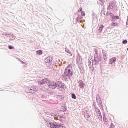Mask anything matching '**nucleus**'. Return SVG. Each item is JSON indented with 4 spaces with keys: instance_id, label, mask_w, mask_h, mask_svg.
Instances as JSON below:
<instances>
[{
    "instance_id": "f257e3e1",
    "label": "nucleus",
    "mask_w": 128,
    "mask_h": 128,
    "mask_svg": "<svg viewBox=\"0 0 128 128\" xmlns=\"http://www.w3.org/2000/svg\"><path fill=\"white\" fill-rule=\"evenodd\" d=\"M74 76V70L72 69V65H69L66 68L65 72L63 74V78L66 80H72V76Z\"/></svg>"
},
{
    "instance_id": "f03ea898",
    "label": "nucleus",
    "mask_w": 128,
    "mask_h": 128,
    "mask_svg": "<svg viewBox=\"0 0 128 128\" xmlns=\"http://www.w3.org/2000/svg\"><path fill=\"white\" fill-rule=\"evenodd\" d=\"M48 86L50 88H52V90H56V88H58L60 91H62L64 90V84L62 82H48Z\"/></svg>"
},
{
    "instance_id": "7ed1b4c3",
    "label": "nucleus",
    "mask_w": 128,
    "mask_h": 128,
    "mask_svg": "<svg viewBox=\"0 0 128 128\" xmlns=\"http://www.w3.org/2000/svg\"><path fill=\"white\" fill-rule=\"evenodd\" d=\"M48 126L50 128H65L62 124L57 122H50Z\"/></svg>"
},
{
    "instance_id": "20e7f679",
    "label": "nucleus",
    "mask_w": 128,
    "mask_h": 128,
    "mask_svg": "<svg viewBox=\"0 0 128 128\" xmlns=\"http://www.w3.org/2000/svg\"><path fill=\"white\" fill-rule=\"evenodd\" d=\"M45 62L46 66H50L52 64V56H48V58H46L45 60Z\"/></svg>"
},
{
    "instance_id": "39448f33",
    "label": "nucleus",
    "mask_w": 128,
    "mask_h": 128,
    "mask_svg": "<svg viewBox=\"0 0 128 128\" xmlns=\"http://www.w3.org/2000/svg\"><path fill=\"white\" fill-rule=\"evenodd\" d=\"M28 92L30 94H36L38 92V88L36 87H30L26 89Z\"/></svg>"
},
{
    "instance_id": "423d86ee",
    "label": "nucleus",
    "mask_w": 128,
    "mask_h": 128,
    "mask_svg": "<svg viewBox=\"0 0 128 128\" xmlns=\"http://www.w3.org/2000/svg\"><path fill=\"white\" fill-rule=\"evenodd\" d=\"M39 86H44V84H47L48 86V78L44 79L41 81L38 82Z\"/></svg>"
},
{
    "instance_id": "0eeeda50",
    "label": "nucleus",
    "mask_w": 128,
    "mask_h": 128,
    "mask_svg": "<svg viewBox=\"0 0 128 128\" xmlns=\"http://www.w3.org/2000/svg\"><path fill=\"white\" fill-rule=\"evenodd\" d=\"M116 3H114V2H110L108 10H116Z\"/></svg>"
},
{
    "instance_id": "6e6552de",
    "label": "nucleus",
    "mask_w": 128,
    "mask_h": 128,
    "mask_svg": "<svg viewBox=\"0 0 128 128\" xmlns=\"http://www.w3.org/2000/svg\"><path fill=\"white\" fill-rule=\"evenodd\" d=\"M94 64L96 66H98L100 62H102V58L101 57H96L94 58Z\"/></svg>"
},
{
    "instance_id": "1a4fd4ad",
    "label": "nucleus",
    "mask_w": 128,
    "mask_h": 128,
    "mask_svg": "<svg viewBox=\"0 0 128 128\" xmlns=\"http://www.w3.org/2000/svg\"><path fill=\"white\" fill-rule=\"evenodd\" d=\"M96 100L98 106H100V104H102V98L98 94L96 96Z\"/></svg>"
},
{
    "instance_id": "9d476101",
    "label": "nucleus",
    "mask_w": 128,
    "mask_h": 128,
    "mask_svg": "<svg viewBox=\"0 0 128 128\" xmlns=\"http://www.w3.org/2000/svg\"><path fill=\"white\" fill-rule=\"evenodd\" d=\"M116 58H112L109 60L110 64H116Z\"/></svg>"
},
{
    "instance_id": "9b49d317",
    "label": "nucleus",
    "mask_w": 128,
    "mask_h": 128,
    "mask_svg": "<svg viewBox=\"0 0 128 128\" xmlns=\"http://www.w3.org/2000/svg\"><path fill=\"white\" fill-rule=\"evenodd\" d=\"M82 56H80V55H78L77 56V64H82Z\"/></svg>"
},
{
    "instance_id": "f8f14e48",
    "label": "nucleus",
    "mask_w": 128,
    "mask_h": 128,
    "mask_svg": "<svg viewBox=\"0 0 128 128\" xmlns=\"http://www.w3.org/2000/svg\"><path fill=\"white\" fill-rule=\"evenodd\" d=\"M92 62L89 61L88 62V66L90 68L92 71L94 70V61L92 60Z\"/></svg>"
},
{
    "instance_id": "ddd939ff",
    "label": "nucleus",
    "mask_w": 128,
    "mask_h": 128,
    "mask_svg": "<svg viewBox=\"0 0 128 128\" xmlns=\"http://www.w3.org/2000/svg\"><path fill=\"white\" fill-rule=\"evenodd\" d=\"M79 86L80 88H84V86H86V84L84 83L82 80H80L79 82Z\"/></svg>"
},
{
    "instance_id": "4468645a",
    "label": "nucleus",
    "mask_w": 128,
    "mask_h": 128,
    "mask_svg": "<svg viewBox=\"0 0 128 128\" xmlns=\"http://www.w3.org/2000/svg\"><path fill=\"white\" fill-rule=\"evenodd\" d=\"M104 25L100 26L98 33V34H100L101 32H102V30H104Z\"/></svg>"
},
{
    "instance_id": "2eb2a0df",
    "label": "nucleus",
    "mask_w": 128,
    "mask_h": 128,
    "mask_svg": "<svg viewBox=\"0 0 128 128\" xmlns=\"http://www.w3.org/2000/svg\"><path fill=\"white\" fill-rule=\"evenodd\" d=\"M56 98L58 100V102H62L64 98V96H56Z\"/></svg>"
},
{
    "instance_id": "dca6fc26",
    "label": "nucleus",
    "mask_w": 128,
    "mask_h": 128,
    "mask_svg": "<svg viewBox=\"0 0 128 128\" xmlns=\"http://www.w3.org/2000/svg\"><path fill=\"white\" fill-rule=\"evenodd\" d=\"M54 120H60V122H62V120H64V116L57 115V116L54 118Z\"/></svg>"
},
{
    "instance_id": "f3484780",
    "label": "nucleus",
    "mask_w": 128,
    "mask_h": 128,
    "mask_svg": "<svg viewBox=\"0 0 128 128\" xmlns=\"http://www.w3.org/2000/svg\"><path fill=\"white\" fill-rule=\"evenodd\" d=\"M104 58L105 62H108V54L106 52H103Z\"/></svg>"
},
{
    "instance_id": "a211bd4d",
    "label": "nucleus",
    "mask_w": 128,
    "mask_h": 128,
    "mask_svg": "<svg viewBox=\"0 0 128 128\" xmlns=\"http://www.w3.org/2000/svg\"><path fill=\"white\" fill-rule=\"evenodd\" d=\"M9 38L11 42H12V40H16V36H14V34L10 35Z\"/></svg>"
},
{
    "instance_id": "6ab92c4d",
    "label": "nucleus",
    "mask_w": 128,
    "mask_h": 128,
    "mask_svg": "<svg viewBox=\"0 0 128 128\" xmlns=\"http://www.w3.org/2000/svg\"><path fill=\"white\" fill-rule=\"evenodd\" d=\"M94 52H95V54L94 55V58H98V49H95L94 50Z\"/></svg>"
},
{
    "instance_id": "aec40b11",
    "label": "nucleus",
    "mask_w": 128,
    "mask_h": 128,
    "mask_svg": "<svg viewBox=\"0 0 128 128\" xmlns=\"http://www.w3.org/2000/svg\"><path fill=\"white\" fill-rule=\"evenodd\" d=\"M65 52H67V54H70V56H72V52H70V50H68V48H66Z\"/></svg>"
},
{
    "instance_id": "412c9836",
    "label": "nucleus",
    "mask_w": 128,
    "mask_h": 128,
    "mask_svg": "<svg viewBox=\"0 0 128 128\" xmlns=\"http://www.w3.org/2000/svg\"><path fill=\"white\" fill-rule=\"evenodd\" d=\"M84 116L86 118V120H88H88H90V115L88 114H85Z\"/></svg>"
},
{
    "instance_id": "4be33fe9",
    "label": "nucleus",
    "mask_w": 128,
    "mask_h": 128,
    "mask_svg": "<svg viewBox=\"0 0 128 128\" xmlns=\"http://www.w3.org/2000/svg\"><path fill=\"white\" fill-rule=\"evenodd\" d=\"M92 17L93 18V20H96V13L94 12L92 13Z\"/></svg>"
},
{
    "instance_id": "5701e85b",
    "label": "nucleus",
    "mask_w": 128,
    "mask_h": 128,
    "mask_svg": "<svg viewBox=\"0 0 128 128\" xmlns=\"http://www.w3.org/2000/svg\"><path fill=\"white\" fill-rule=\"evenodd\" d=\"M100 3V5L102 6H104V2H106V1L104 0H99Z\"/></svg>"
},
{
    "instance_id": "b1692460",
    "label": "nucleus",
    "mask_w": 128,
    "mask_h": 128,
    "mask_svg": "<svg viewBox=\"0 0 128 128\" xmlns=\"http://www.w3.org/2000/svg\"><path fill=\"white\" fill-rule=\"evenodd\" d=\"M36 54H39L40 56H42V54H43L42 50H38L36 52Z\"/></svg>"
},
{
    "instance_id": "393cba45",
    "label": "nucleus",
    "mask_w": 128,
    "mask_h": 128,
    "mask_svg": "<svg viewBox=\"0 0 128 128\" xmlns=\"http://www.w3.org/2000/svg\"><path fill=\"white\" fill-rule=\"evenodd\" d=\"M40 98H42V100H44L46 98V96L44 94H40L39 96Z\"/></svg>"
},
{
    "instance_id": "a878e982",
    "label": "nucleus",
    "mask_w": 128,
    "mask_h": 128,
    "mask_svg": "<svg viewBox=\"0 0 128 128\" xmlns=\"http://www.w3.org/2000/svg\"><path fill=\"white\" fill-rule=\"evenodd\" d=\"M72 98H73V100H76V94H72Z\"/></svg>"
},
{
    "instance_id": "bb28decb",
    "label": "nucleus",
    "mask_w": 128,
    "mask_h": 128,
    "mask_svg": "<svg viewBox=\"0 0 128 128\" xmlns=\"http://www.w3.org/2000/svg\"><path fill=\"white\" fill-rule=\"evenodd\" d=\"M112 26H118V24L112 22Z\"/></svg>"
},
{
    "instance_id": "cd10ccee",
    "label": "nucleus",
    "mask_w": 128,
    "mask_h": 128,
    "mask_svg": "<svg viewBox=\"0 0 128 128\" xmlns=\"http://www.w3.org/2000/svg\"><path fill=\"white\" fill-rule=\"evenodd\" d=\"M96 112H97V114H98V116L102 114V112H100V109H97Z\"/></svg>"
},
{
    "instance_id": "c85d7f7f",
    "label": "nucleus",
    "mask_w": 128,
    "mask_h": 128,
    "mask_svg": "<svg viewBox=\"0 0 128 128\" xmlns=\"http://www.w3.org/2000/svg\"><path fill=\"white\" fill-rule=\"evenodd\" d=\"M98 106H100L102 110H104V106L102 105V104H100Z\"/></svg>"
},
{
    "instance_id": "c756f323",
    "label": "nucleus",
    "mask_w": 128,
    "mask_h": 128,
    "mask_svg": "<svg viewBox=\"0 0 128 128\" xmlns=\"http://www.w3.org/2000/svg\"><path fill=\"white\" fill-rule=\"evenodd\" d=\"M111 20L112 22H116V16H113L111 18Z\"/></svg>"
},
{
    "instance_id": "7c9ffc66",
    "label": "nucleus",
    "mask_w": 128,
    "mask_h": 128,
    "mask_svg": "<svg viewBox=\"0 0 128 128\" xmlns=\"http://www.w3.org/2000/svg\"><path fill=\"white\" fill-rule=\"evenodd\" d=\"M98 116L100 120H102V114L100 115H98Z\"/></svg>"
},
{
    "instance_id": "2f4dec72",
    "label": "nucleus",
    "mask_w": 128,
    "mask_h": 128,
    "mask_svg": "<svg viewBox=\"0 0 128 128\" xmlns=\"http://www.w3.org/2000/svg\"><path fill=\"white\" fill-rule=\"evenodd\" d=\"M8 48H9V50H14V47L12 46H9Z\"/></svg>"
},
{
    "instance_id": "473e14b6",
    "label": "nucleus",
    "mask_w": 128,
    "mask_h": 128,
    "mask_svg": "<svg viewBox=\"0 0 128 128\" xmlns=\"http://www.w3.org/2000/svg\"><path fill=\"white\" fill-rule=\"evenodd\" d=\"M122 44H128V40H124L122 42Z\"/></svg>"
},
{
    "instance_id": "72a5a7b5",
    "label": "nucleus",
    "mask_w": 128,
    "mask_h": 128,
    "mask_svg": "<svg viewBox=\"0 0 128 128\" xmlns=\"http://www.w3.org/2000/svg\"><path fill=\"white\" fill-rule=\"evenodd\" d=\"M51 116H54V117L55 116V118H56L58 115H57L56 114H54V113H52V114H51Z\"/></svg>"
},
{
    "instance_id": "f704fd0d",
    "label": "nucleus",
    "mask_w": 128,
    "mask_h": 128,
    "mask_svg": "<svg viewBox=\"0 0 128 128\" xmlns=\"http://www.w3.org/2000/svg\"><path fill=\"white\" fill-rule=\"evenodd\" d=\"M106 115L104 114V116H103V120H104V122H106V117H105Z\"/></svg>"
},
{
    "instance_id": "c9c22d12",
    "label": "nucleus",
    "mask_w": 128,
    "mask_h": 128,
    "mask_svg": "<svg viewBox=\"0 0 128 128\" xmlns=\"http://www.w3.org/2000/svg\"><path fill=\"white\" fill-rule=\"evenodd\" d=\"M116 126H114V124L112 123L110 128H115Z\"/></svg>"
},
{
    "instance_id": "e433bc0d",
    "label": "nucleus",
    "mask_w": 128,
    "mask_h": 128,
    "mask_svg": "<svg viewBox=\"0 0 128 128\" xmlns=\"http://www.w3.org/2000/svg\"><path fill=\"white\" fill-rule=\"evenodd\" d=\"M82 16H86V12H82Z\"/></svg>"
},
{
    "instance_id": "4c0bfd02",
    "label": "nucleus",
    "mask_w": 128,
    "mask_h": 128,
    "mask_svg": "<svg viewBox=\"0 0 128 128\" xmlns=\"http://www.w3.org/2000/svg\"><path fill=\"white\" fill-rule=\"evenodd\" d=\"M78 12H84V11H82V8H80V9L78 10Z\"/></svg>"
},
{
    "instance_id": "58836bf2",
    "label": "nucleus",
    "mask_w": 128,
    "mask_h": 128,
    "mask_svg": "<svg viewBox=\"0 0 128 128\" xmlns=\"http://www.w3.org/2000/svg\"><path fill=\"white\" fill-rule=\"evenodd\" d=\"M116 20H120V16H115V22H116Z\"/></svg>"
},
{
    "instance_id": "ea45409f",
    "label": "nucleus",
    "mask_w": 128,
    "mask_h": 128,
    "mask_svg": "<svg viewBox=\"0 0 128 128\" xmlns=\"http://www.w3.org/2000/svg\"><path fill=\"white\" fill-rule=\"evenodd\" d=\"M77 18H78V19L80 20H82V17L80 16H79Z\"/></svg>"
},
{
    "instance_id": "a19ab883",
    "label": "nucleus",
    "mask_w": 128,
    "mask_h": 128,
    "mask_svg": "<svg viewBox=\"0 0 128 128\" xmlns=\"http://www.w3.org/2000/svg\"><path fill=\"white\" fill-rule=\"evenodd\" d=\"M114 16V14L110 13V16L111 17V18H112Z\"/></svg>"
},
{
    "instance_id": "79ce46f5",
    "label": "nucleus",
    "mask_w": 128,
    "mask_h": 128,
    "mask_svg": "<svg viewBox=\"0 0 128 128\" xmlns=\"http://www.w3.org/2000/svg\"><path fill=\"white\" fill-rule=\"evenodd\" d=\"M4 36H10V34H8L7 32H6V33H4Z\"/></svg>"
},
{
    "instance_id": "37998d69",
    "label": "nucleus",
    "mask_w": 128,
    "mask_h": 128,
    "mask_svg": "<svg viewBox=\"0 0 128 128\" xmlns=\"http://www.w3.org/2000/svg\"><path fill=\"white\" fill-rule=\"evenodd\" d=\"M76 24H78V22H80V20L78 19V18H76Z\"/></svg>"
},
{
    "instance_id": "c03bdc74",
    "label": "nucleus",
    "mask_w": 128,
    "mask_h": 128,
    "mask_svg": "<svg viewBox=\"0 0 128 128\" xmlns=\"http://www.w3.org/2000/svg\"><path fill=\"white\" fill-rule=\"evenodd\" d=\"M79 70H80V72H82V68L79 67Z\"/></svg>"
},
{
    "instance_id": "a18cd8bd",
    "label": "nucleus",
    "mask_w": 128,
    "mask_h": 128,
    "mask_svg": "<svg viewBox=\"0 0 128 128\" xmlns=\"http://www.w3.org/2000/svg\"><path fill=\"white\" fill-rule=\"evenodd\" d=\"M21 62H22V64H26V63L22 61H21Z\"/></svg>"
},
{
    "instance_id": "49530a36",
    "label": "nucleus",
    "mask_w": 128,
    "mask_h": 128,
    "mask_svg": "<svg viewBox=\"0 0 128 128\" xmlns=\"http://www.w3.org/2000/svg\"><path fill=\"white\" fill-rule=\"evenodd\" d=\"M94 108H95V110H98V107H96V106H94Z\"/></svg>"
},
{
    "instance_id": "de8ad7c7",
    "label": "nucleus",
    "mask_w": 128,
    "mask_h": 128,
    "mask_svg": "<svg viewBox=\"0 0 128 128\" xmlns=\"http://www.w3.org/2000/svg\"><path fill=\"white\" fill-rule=\"evenodd\" d=\"M96 104V102H94V106Z\"/></svg>"
},
{
    "instance_id": "09e8293b",
    "label": "nucleus",
    "mask_w": 128,
    "mask_h": 128,
    "mask_svg": "<svg viewBox=\"0 0 128 128\" xmlns=\"http://www.w3.org/2000/svg\"><path fill=\"white\" fill-rule=\"evenodd\" d=\"M127 50L128 51V48H127Z\"/></svg>"
}]
</instances>
